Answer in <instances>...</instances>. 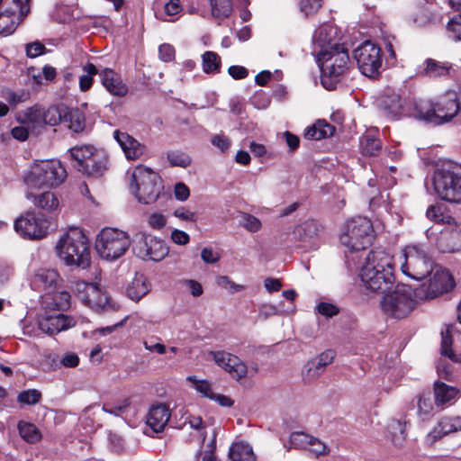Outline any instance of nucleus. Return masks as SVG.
Here are the masks:
<instances>
[{
    "label": "nucleus",
    "instance_id": "obj_46",
    "mask_svg": "<svg viewBox=\"0 0 461 461\" xmlns=\"http://www.w3.org/2000/svg\"><path fill=\"white\" fill-rule=\"evenodd\" d=\"M16 29L14 13L5 11L0 14V34H11Z\"/></svg>",
    "mask_w": 461,
    "mask_h": 461
},
{
    "label": "nucleus",
    "instance_id": "obj_34",
    "mask_svg": "<svg viewBox=\"0 0 461 461\" xmlns=\"http://www.w3.org/2000/svg\"><path fill=\"white\" fill-rule=\"evenodd\" d=\"M150 290V285L143 275H137L127 287V295L132 301L138 302Z\"/></svg>",
    "mask_w": 461,
    "mask_h": 461
},
{
    "label": "nucleus",
    "instance_id": "obj_22",
    "mask_svg": "<svg viewBox=\"0 0 461 461\" xmlns=\"http://www.w3.org/2000/svg\"><path fill=\"white\" fill-rule=\"evenodd\" d=\"M76 320L62 313L49 315L39 321V329L49 335L57 334L76 325Z\"/></svg>",
    "mask_w": 461,
    "mask_h": 461
},
{
    "label": "nucleus",
    "instance_id": "obj_39",
    "mask_svg": "<svg viewBox=\"0 0 461 461\" xmlns=\"http://www.w3.org/2000/svg\"><path fill=\"white\" fill-rule=\"evenodd\" d=\"M382 144L380 140L373 135L366 134L360 139V149L365 156H376L380 152Z\"/></svg>",
    "mask_w": 461,
    "mask_h": 461
},
{
    "label": "nucleus",
    "instance_id": "obj_25",
    "mask_svg": "<svg viewBox=\"0 0 461 461\" xmlns=\"http://www.w3.org/2000/svg\"><path fill=\"white\" fill-rule=\"evenodd\" d=\"M171 416L168 406L165 403L152 405L147 415V424L154 432H161Z\"/></svg>",
    "mask_w": 461,
    "mask_h": 461
},
{
    "label": "nucleus",
    "instance_id": "obj_36",
    "mask_svg": "<svg viewBox=\"0 0 461 461\" xmlns=\"http://www.w3.org/2000/svg\"><path fill=\"white\" fill-rule=\"evenodd\" d=\"M392 442L396 447H402L406 440V422L400 420H392L389 423Z\"/></svg>",
    "mask_w": 461,
    "mask_h": 461
},
{
    "label": "nucleus",
    "instance_id": "obj_23",
    "mask_svg": "<svg viewBox=\"0 0 461 461\" xmlns=\"http://www.w3.org/2000/svg\"><path fill=\"white\" fill-rule=\"evenodd\" d=\"M404 103V99L399 94L393 90H386L382 98L381 105L387 114L392 117H397L404 113L410 115V112H413V102L407 110H405Z\"/></svg>",
    "mask_w": 461,
    "mask_h": 461
},
{
    "label": "nucleus",
    "instance_id": "obj_33",
    "mask_svg": "<svg viewBox=\"0 0 461 461\" xmlns=\"http://www.w3.org/2000/svg\"><path fill=\"white\" fill-rule=\"evenodd\" d=\"M335 132V127L324 120H318L314 124L308 127L304 132V137L308 140H319L330 137Z\"/></svg>",
    "mask_w": 461,
    "mask_h": 461
},
{
    "label": "nucleus",
    "instance_id": "obj_52",
    "mask_svg": "<svg viewBox=\"0 0 461 461\" xmlns=\"http://www.w3.org/2000/svg\"><path fill=\"white\" fill-rule=\"evenodd\" d=\"M312 436L302 431H295L290 435V445L294 448H307L311 444Z\"/></svg>",
    "mask_w": 461,
    "mask_h": 461
},
{
    "label": "nucleus",
    "instance_id": "obj_60",
    "mask_svg": "<svg viewBox=\"0 0 461 461\" xmlns=\"http://www.w3.org/2000/svg\"><path fill=\"white\" fill-rule=\"evenodd\" d=\"M316 310H317L318 313H320L325 317H328V318H331L339 312V310L336 305L330 303H324V302L320 303L316 306Z\"/></svg>",
    "mask_w": 461,
    "mask_h": 461
},
{
    "label": "nucleus",
    "instance_id": "obj_51",
    "mask_svg": "<svg viewBox=\"0 0 461 461\" xmlns=\"http://www.w3.org/2000/svg\"><path fill=\"white\" fill-rule=\"evenodd\" d=\"M52 303H50L53 309L64 311L70 306V294L67 291H59L51 295Z\"/></svg>",
    "mask_w": 461,
    "mask_h": 461
},
{
    "label": "nucleus",
    "instance_id": "obj_16",
    "mask_svg": "<svg viewBox=\"0 0 461 461\" xmlns=\"http://www.w3.org/2000/svg\"><path fill=\"white\" fill-rule=\"evenodd\" d=\"M50 224L42 214L27 212L14 221V230L30 240H40L48 234Z\"/></svg>",
    "mask_w": 461,
    "mask_h": 461
},
{
    "label": "nucleus",
    "instance_id": "obj_44",
    "mask_svg": "<svg viewBox=\"0 0 461 461\" xmlns=\"http://www.w3.org/2000/svg\"><path fill=\"white\" fill-rule=\"evenodd\" d=\"M44 109L40 106H33L27 109L24 113V122L32 125L33 129L43 126Z\"/></svg>",
    "mask_w": 461,
    "mask_h": 461
},
{
    "label": "nucleus",
    "instance_id": "obj_31",
    "mask_svg": "<svg viewBox=\"0 0 461 461\" xmlns=\"http://www.w3.org/2000/svg\"><path fill=\"white\" fill-rule=\"evenodd\" d=\"M228 456L231 461H256L252 447L243 441L232 443L230 447Z\"/></svg>",
    "mask_w": 461,
    "mask_h": 461
},
{
    "label": "nucleus",
    "instance_id": "obj_17",
    "mask_svg": "<svg viewBox=\"0 0 461 461\" xmlns=\"http://www.w3.org/2000/svg\"><path fill=\"white\" fill-rule=\"evenodd\" d=\"M377 272H383L386 277L389 276V273L393 274V258L383 249L370 251L360 270V273H363L369 281H372Z\"/></svg>",
    "mask_w": 461,
    "mask_h": 461
},
{
    "label": "nucleus",
    "instance_id": "obj_29",
    "mask_svg": "<svg viewBox=\"0 0 461 461\" xmlns=\"http://www.w3.org/2000/svg\"><path fill=\"white\" fill-rule=\"evenodd\" d=\"M34 189H29L26 198L30 200L35 206L40 207L48 212L56 210L59 206V200L56 195L50 191L40 194L34 193Z\"/></svg>",
    "mask_w": 461,
    "mask_h": 461
},
{
    "label": "nucleus",
    "instance_id": "obj_58",
    "mask_svg": "<svg viewBox=\"0 0 461 461\" xmlns=\"http://www.w3.org/2000/svg\"><path fill=\"white\" fill-rule=\"evenodd\" d=\"M321 6V0H301L300 10L305 16L315 14Z\"/></svg>",
    "mask_w": 461,
    "mask_h": 461
},
{
    "label": "nucleus",
    "instance_id": "obj_28",
    "mask_svg": "<svg viewBox=\"0 0 461 461\" xmlns=\"http://www.w3.org/2000/svg\"><path fill=\"white\" fill-rule=\"evenodd\" d=\"M360 279L364 284L365 287L375 293H385L388 292L394 283V274H390L389 276L383 275V272H377L375 275L372 281L367 280L366 276H363V273L359 274Z\"/></svg>",
    "mask_w": 461,
    "mask_h": 461
},
{
    "label": "nucleus",
    "instance_id": "obj_49",
    "mask_svg": "<svg viewBox=\"0 0 461 461\" xmlns=\"http://www.w3.org/2000/svg\"><path fill=\"white\" fill-rule=\"evenodd\" d=\"M2 97L11 105H16L27 101L30 98V92L23 89L17 92L7 89L2 92Z\"/></svg>",
    "mask_w": 461,
    "mask_h": 461
},
{
    "label": "nucleus",
    "instance_id": "obj_4",
    "mask_svg": "<svg viewBox=\"0 0 461 461\" xmlns=\"http://www.w3.org/2000/svg\"><path fill=\"white\" fill-rule=\"evenodd\" d=\"M70 155L74 167L87 176H102L108 169L109 158L104 149L91 145L76 146L70 149Z\"/></svg>",
    "mask_w": 461,
    "mask_h": 461
},
{
    "label": "nucleus",
    "instance_id": "obj_40",
    "mask_svg": "<svg viewBox=\"0 0 461 461\" xmlns=\"http://www.w3.org/2000/svg\"><path fill=\"white\" fill-rule=\"evenodd\" d=\"M20 436L29 443H36L41 438V434L38 428L29 422L20 421L18 423Z\"/></svg>",
    "mask_w": 461,
    "mask_h": 461
},
{
    "label": "nucleus",
    "instance_id": "obj_50",
    "mask_svg": "<svg viewBox=\"0 0 461 461\" xmlns=\"http://www.w3.org/2000/svg\"><path fill=\"white\" fill-rule=\"evenodd\" d=\"M215 449L216 432L213 431L212 438L206 444L204 450L197 455L196 461H220L215 455Z\"/></svg>",
    "mask_w": 461,
    "mask_h": 461
},
{
    "label": "nucleus",
    "instance_id": "obj_38",
    "mask_svg": "<svg viewBox=\"0 0 461 461\" xmlns=\"http://www.w3.org/2000/svg\"><path fill=\"white\" fill-rule=\"evenodd\" d=\"M422 73L430 77H438L448 74L450 67L432 59H427L424 62Z\"/></svg>",
    "mask_w": 461,
    "mask_h": 461
},
{
    "label": "nucleus",
    "instance_id": "obj_5",
    "mask_svg": "<svg viewBox=\"0 0 461 461\" xmlns=\"http://www.w3.org/2000/svg\"><path fill=\"white\" fill-rule=\"evenodd\" d=\"M130 188L140 203L149 204L158 200L163 186L158 173L140 165L132 171Z\"/></svg>",
    "mask_w": 461,
    "mask_h": 461
},
{
    "label": "nucleus",
    "instance_id": "obj_45",
    "mask_svg": "<svg viewBox=\"0 0 461 461\" xmlns=\"http://www.w3.org/2000/svg\"><path fill=\"white\" fill-rule=\"evenodd\" d=\"M167 158L171 167H180L185 168L192 163V158L188 154L178 150H172L167 152Z\"/></svg>",
    "mask_w": 461,
    "mask_h": 461
},
{
    "label": "nucleus",
    "instance_id": "obj_48",
    "mask_svg": "<svg viewBox=\"0 0 461 461\" xmlns=\"http://www.w3.org/2000/svg\"><path fill=\"white\" fill-rule=\"evenodd\" d=\"M240 226L243 227L249 232H257L262 227L260 220L254 215L247 212H240Z\"/></svg>",
    "mask_w": 461,
    "mask_h": 461
},
{
    "label": "nucleus",
    "instance_id": "obj_43",
    "mask_svg": "<svg viewBox=\"0 0 461 461\" xmlns=\"http://www.w3.org/2000/svg\"><path fill=\"white\" fill-rule=\"evenodd\" d=\"M203 70L206 74L218 73L221 68V58L213 51H206L202 55Z\"/></svg>",
    "mask_w": 461,
    "mask_h": 461
},
{
    "label": "nucleus",
    "instance_id": "obj_20",
    "mask_svg": "<svg viewBox=\"0 0 461 461\" xmlns=\"http://www.w3.org/2000/svg\"><path fill=\"white\" fill-rule=\"evenodd\" d=\"M322 225L314 220L306 221L294 229L295 240L310 249H316L318 240L322 231Z\"/></svg>",
    "mask_w": 461,
    "mask_h": 461
},
{
    "label": "nucleus",
    "instance_id": "obj_32",
    "mask_svg": "<svg viewBox=\"0 0 461 461\" xmlns=\"http://www.w3.org/2000/svg\"><path fill=\"white\" fill-rule=\"evenodd\" d=\"M63 122L76 133L84 131L86 128V116L83 111L78 108L65 107V115H63Z\"/></svg>",
    "mask_w": 461,
    "mask_h": 461
},
{
    "label": "nucleus",
    "instance_id": "obj_9",
    "mask_svg": "<svg viewBox=\"0 0 461 461\" xmlns=\"http://www.w3.org/2000/svg\"><path fill=\"white\" fill-rule=\"evenodd\" d=\"M373 239L372 222L365 217L348 221L340 235L341 243L351 251L365 249L372 244Z\"/></svg>",
    "mask_w": 461,
    "mask_h": 461
},
{
    "label": "nucleus",
    "instance_id": "obj_26",
    "mask_svg": "<svg viewBox=\"0 0 461 461\" xmlns=\"http://www.w3.org/2000/svg\"><path fill=\"white\" fill-rule=\"evenodd\" d=\"M113 137L128 159H137L144 152V147L127 132L114 131Z\"/></svg>",
    "mask_w": 461,
    "mask_h": 461
},
{
    "label": "nucleus",
    "instance_id": "obj_59",
    "mask_svg": "<svg viewBox=\"0 0 461 461\" xmlns=\"http://www.w3.org/2000/svg\"><path fill=\"white\" fill-rule=\"evenodd\" d=\"M46 52L45 46L38 41L26 44V55L29 58H37Z\"/></svg>",
    "mask_w": 461,
    "mask_h": 461
},
{
    "label": "nucleus",
    "instance_id": "obj_15",
    "mask_svg": "<svg viewBox=\"0 0 461 461\" xmlns=\"http://www.w3.org/2000/svg\"><path fill=\"white\" fill-rule=\"evenodd\" d=\"M431 273L433 274L429 284H424L415 289V295L419 300L433 299L448 292L455 285L454 279L447 270L435 267Z\"/></svg>",
    "mask_w": 461,
    "mask_h": 461
},
{
    "label": "nucleus",
    "instance_id": "obj_61",
    "mask_svg": "<svg viewBox=\"0 0 461 461\" xmlns=\"http://www.w3.org/2000/svg\"><path fill=\"white\" fill-rule=\"evenodd\" d=\"M279 314V310L276 306L270 303H263L258 309V319L266 321L269 317Z\"/></svg>",
    "mask_w": 461,
    "mask_h": 461
},
{
    "label": "nucleus",
    "instance_id": "obj_64",
    "mask_svg": "<svg viewBox=\"0 0 461 461\" xmlns=\"http://www.w3.org/2000/svg\"><path fill=\"white\" fill-rule=\"evenodd\" d=\"M447 28L455 34L456 40L461 41V14L452 18L447 24Z\"/></svg>",
    "mask_w": 461,
    "mask_h": 461
},
{
    "label": "nucleus",
    "instance_id": "obj_21",
    "mask_svg": "<svg viewBox=\"0 0 461 461\" xmlns=\"http://www.w3.org/2000/svg\"><path fill=\"white\" fill-rule=\"evenodd\" d=\"M437 248L443 253H454L461 249V229L447 226L438 234Z\"/></svg>",
    "mask_w": 461,
    "mask_h": 461
},
{
    "label": "nucleus",
    "instance_id": "obj_13",
    "mask_svg": "<svg viewBox=\"0 0 461 461\" xmlns=\"http://www.w3.org/2000/svg\"><path fill=\"white\" fill-rule=\"evenodd\" d=\"M132 250L134 254L144 260L160 261L168 253L166 243L146 232H138L133 238Z\"/></svg>",
    "mask_w": 461,
    "mask_h": 461
},
{
    "label": "nucleus",
    "instance_id": "obj_3",
    "mask_svg": "<svg viewBox=\"0 0 461 461\" xmlns=\"http://www.w3.org/2000/svg\"><path fill=\"white\" fill-rule=\"evenodd\" d=\"M317 61L321 71V84L327 90L335 89L350 68L348 51L339 44L321 50L317 55Z\"/></svg>",
    "mask_w": 461,
    "mask_h": 461
},
{
    "label": "nucleus",
    "instance_id": "obj_37",
    "mask_svg": "<svg viewBox=\"0 0 461 461\" xmlns=\"http://www.w3.org/2000/svg\"><path fill=\"white\" fill-rule=\"evenodd\" d=\"M212 15L219 20L228 18L232 12L231 0H210Z\"/></svg>",
    "mask_w": 461,
    "mask_h": 461
},
{
    "label": "nucleus",
    "instance_id": "obj_8",
    "mask_svg": "<svg viewBox=\"0 0 461 461\" xmlns=\"http://www.w3.org/2000/svg\"><path fill=\"white\" fill-rule=\"evenodd\" d=\"M130 236L115 228H104L96 237L95 250L100 258L113 261L123 256L130 248Z\"/></svg>",
    "mask_w": 461,
    "mask_h": 461
},
{
    "label": "nucleus",
    "instance_id": "obj_1",
    "mask_svg": "<svg viewBox=\"0 0 461 461\" xmlns=\"http://www.w3.org/2000/svg\"><path fill=\"white\" fill-rule=\"evenodd\" d=\"M460 110L458 93L447 90L435 101L419 99L413 101V112L410 116L435 125L449 122Z\"/></svg>",
    "mask_w": 461,
    "mask_h": 461
},
{
    "label": "nucleus",
    "instance_id": "obj_19",
    "mask_svg": "<svg viewBox=\"0 0 461 461\" xmlns=\"http://www.w3.org/2000/svg\"><path fill=\"white\" fill-rule=\"evenodd\" d=\"M334 357V351L326 350L310 359L302 369L303 380L305 383H312L317 380L325 372L326 367L332 363Z\"/></svg>",
    "mask_w": 461,
    "mask_h": 461
},
{
    "label": "nucleus",
    "instance_id": "obj_35",
    "mask_svg": "<svg viewBox=\"0 0 461 461\" xmlns=\"http://www.w3.org/2000/svg\"><path fill=\"white\" fill-rule=\"evenodd\" d=\"M335 28L329 24H322L316 30L313 41L321 50L329 48L335 35Z\"/></svg>",
    "mask_w": 461,
    "mask_h": 461
},
{
    "label": "nucleus",
    "instance_id": "obj_10",
    "mask_svg": "<svg viewBox=\"0 0 461 461\" xmlns=\"http://www.w3.org/2000/svg\"><path fill=\"white\" fill-rule=\"evenodd\" d=\"M72 288L76 296L96 312L117 309L116 304L112 303L110 298L95 284L78 280L73 283Z\"/></svg>",
    "mask_w": 461,
    "mask_h": 461
},
{
    "label": "nucleus",
    "instance_id": "obj_55",
    "mask_svg": "<svg viewBox=\"0 0 461 461\" xmlns=\"http://www.w3.org/2000/svg\"><path fill=\"white\" fill-rule=\"evenodd\" d=\"M187 381L191 382L195 390L203 394L204 397L212 398L213 393L211 388V384L206 380H197L194 376H188Z\"/></svg>",
    "mask_w": 461,
    "mask_h": 461
},
{
    "label": "nucleus",
    "instance_id": "obj_14",
    "mask_svg": "<svg viewBox=\"0 0 461 461\" xmlns=\"http://www.w3.org/2000/svg\"><path fill=\"white\" fill-rule=\"evenodd\" d=\"M437 194L450 203H461V175L450 170H438L434 176Z\"/></svg>",
    "mask_w": 461,
    "mask_h": 461
},
{
    "label": "nucleus",
    "instance_id": "obj_6",
    "mask_svg": "<svg viewBox=\"0 0 461 461\" xmlns=\"http://www.w3.org/2000/svg\"><path fill=\"white\" fill-rule=\"evenodd\" d=\"M66 176V169L59 160H42L31 167L24 176V182L29 189L55 187L60 185Z\"/></svg>",
    "mask_w": 461,
    "mask_h": 461
},
{
    "label": "nucleus",
    "instance_id": "obj_54",
    "mask_svg": "<svg viewBox=\"0 0 461 461\" xmlns=\"http://www.w3.org/2000/svg\"><path fill=\"white\" fill-rule=\"evenodd\" d=\"M41 399V393L36 389H29L23 391L17 396V401L23 404L33 405L38 403Z\"/></svg>",
    "mask_w": 461,
    "mask_h": 461
},
{
    "label": "nucleus",
    "instance_id": "obj_7",
    "mask_svg": "<svg viewBox=\"0 0 461 461\" xmlns=\"http://www.w3.org/2000/svg\"><path fill=\"white\" fill-rule=\"evenodd\" d=\"M385 293L380 303L381 309L387 317L393 319L406 318L414 309L416 300H419L415 290L402 284Z\"/></svg>",
    "mask_w": 461,
    "mask_h": 461
},
{
    "label": "nucleus",
    "instance_id": "obj_53",
    "mask_svg": "<svg viewBox=\"0 0 461 461\" xmlns=\"http://www.w3.org/2000/svg\"><path fill=\"white\" fill-rule=\"evenodd\" d=\"M438 423L445 435L461 430L460 417H444Z\"/></svg>",
    "mask_w": 461,
    "mask_h": 461
},
{
    "label": "nucleus",
    "instance_id": "obj_2",
    "mask_svg": "<svg viewBox=\"0 0 461 461\" xmlns=\"http://www.w3.org/2000/svg\"><path fill=\"white\" fill-rule=\"evenodd\" d=\"M59 258L68 267L86 269L91 263L90 242L79 228H69L56 244Z\"/></svg>",
    "mask_w": 461,
    "mask_h": 461
},
{
    "label": "nucleus",
    "instance_id": "obj_12",
    "mask_svg": "<svg viewBox=\"0 0 461 461\" xmlns=\"http://www.w3.org/2000/svg\"><path fill=\"white\" fill-rule=\"evenodd\" d=\"M354 59L357 60L359 70L368 77H375L382 67L381 48L366 41L354 50Z\"/></svg>",
    "mask_w": 461,
    "mask_h": 461
},
{
    "label": "nucleus",
    "instance_id": "obj_41",
    "mask_svg": "<svg viewBox=\"0 0 461 461\" xmlns=\"http://www.w3.org/2000/svg\"><path fill=\"white\" fill-rule=\"evenodd\" d=\"M434 403L431 401L429 393H421L418 396L417 413L421 420H427L432 416Z\"/></svg>",
    "mask_w": 461,
    "mask_h": 461
},
{
    "label": "nucleus",
    "instance_id": "obj_11",
    "mask_svg": "<svg viewBox=\"0 0 461 461\" xmlns=\"http://www.w3.org/2000/svg\"><path fill=\"white\" fill-rule=\"evenodd\" d=\"M402 257V272L411 278L421 280L432 272L430 258L417 247H407Z\"/></svg>",
    "mask_w": 461,
    "mask_h": 461
},
{
    "label": "nucleus",
    "instance_id": "obj_42",
    "mask_svg": "<svg viewBox=\"0 0 461 461\" xmlns=\"http://www.w3.org/2000/svg\"><path fill=\"white\" fill-rule=\"evenodd\" d=\"M83 74L79 77V87L80 90L86 92L89 90L93 85L94 76L100 72L93 63H86L82 68Z\"/></svg>",
    "mask_w": 461,
    "mask_h": 461
},
{
    "label": "nucleus",
    "instance_id": "obj_24",
    "mask_svg": "<svg viewBox=\"0 0 461 461\" xmlns=\"http://www.w3.org/2000/svg\"><path fill=\"white\" fill-rule=\"evenodd\" d=\"M102 85L113 95L122 97L128 93L127 86L122 82L121 76L112 68H104L99 73Z\"/></svg>",
    "mask_w": 461,
    "mask_h": 461
},
{
    "label": "nucleus",
    "instance_id": "obj_56",
    "mask_svg": "<svg viewBox=\"0 0 461 461\" xmlns=\"http://www.w3.org/2000/svg\"><path fill=\"white\" fill-rule=\"evenodd\" d=\"M216 284L221 288L229 290L231 294L238 293L245 289L244 285L234 283L227 276H217Z\"/></svg>",
    "mask_w": 461,
    "mask_h": 461
},
{
    "label": "nucleus",
    "instance_id": "obj_47",
    "mask_svg": "<svg viewBox=\"0 0 461 461\" xmlns=\"http://www.w3.org/2000/svg\"><path fill=\"white\" fill-rule=\"evenodd\" d=\"M63 115H65V107H50L44 110L43 125L55 126L63 122Z\"/></svg>",
    "mask_w": 461,
    "mask_h": 461
},
{
    "label": "nucleus",
    "instance_id": "obj_27",
    "mask_svg": "<svg viewBox=\"0 0 461 461\" xmlns=\"http://www.w3.org/2000/svg\"><path fill=\"white\" fill-rule=\"evenodd\" d=\"M434 396L435 404L438 407H441L452 404L460 396V391L455 386L437 381L434 384Z\"/></svg>",
    "mask_w": 461,
    "mask_h": 461
},
{
    "label": "nucleus",
    "instance_id": "obj_30",
    "mask_svg": "<svg viewBox=\"0 0 461 461\" xmlns=\"http://www.w3.org/2000/svg\"><path fill=\"white\" fill-rule=\"evenodd\" d=\"M59 281V275L54 269H39L33 276L32 282L34 285L41 287L44 290L51 291L55 289Z\"/></svg>",
    "mask_w": 461,
    "mask_h": 461
},
{
    "label": "nucleus",
    "instance_id": "obj_63",
    "mask_svg": "<svg viewBox=\"0 0 461 461\" xmlns=\"http://www.w3.org/2000/svg\"><path fill=\"white\" fill-rule=\"evenodd\" d=\"M148 223L151 228L155 230H160L165 227L167 219L163 214L155 212L149 215Z\"/></svg>",
    "mask_w": 461,
    "mask_h": 461
},
{
    "label": "nucleus",
    "instance_id": "obj_62",
    "mask_svg": "<svg viewBox=\"0 0 461 461\" xmlns=\"http://www.w3.org/2000/svg\"><path fill=\"white\" fill-rule=\"evenodd\" d=\"M311 452L314 453L316 456L327 455L329 449L327 446L319 438L312 436L311 444L307 447Z\"/></svg>",
    "mask_w": 461,
    "mask_h": 461
},
{
    "label": "nucleus",
    "instance_id": "obj_57",
    "mask_svg": "<svg viewBox=\"0 0 461 461\" xmlns=\"http://www.w3.org/2000/svg\"><path fill=\"white\" fill-rule=\"evenodd\" d=\"M452 338L448 330L441 332V354L452 360H456L451 349Z\"/></svg>",
    "mask_w": 461,
    "mask_h": 461
},
{
    "label": "nucleus",
    "instance_id": "obj_18",
    "mask_svg": "<svg viewBox=\"0 0 461 461\" xmlns=\"http://www.w3.org/2000/svg\"><path fill=\"white\" fill-rule=\"evenodd\" d=\"M210 354L214 362L228 372L233 379L239 381L247 375L248 367L237 356L226 351H212Z\"/></svg>",
    "mask_w": 461,
    "mask_h": 461
}]
</instances>
